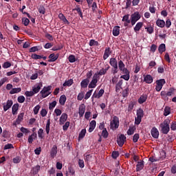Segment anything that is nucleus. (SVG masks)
<instances>
[{
	"instance_id": "60",
	"label": "nucleus",
	"mask_w": 176,
	"mask_h": 176,
	"mask_svg": "<svg viewBox=\"0 0 176 176\" xmlns=\"http://www.w3.org/2000/svg\"><path fill=\"white\" fill-rule=\"evenodd\" d=\"M111 156L113 159H118L119 157V151H113Z\"/></svg>"
},
{
	"instance_id": "24",
	"label": "nucleus",
	"mask_w": 176,
	"mask_h": 176,
	"mask_svg": "<svg viewBox=\"0 0 176 176\" xmlns=\"http://www.w3.org/2000/svg\"><path fill=\"white\" fill-rule=\"evenodd\" d=\"M122 74H124V75L120 76L121 79H124V80H129L130 79V72L129 70L122 72Z\"/></svg>"
},
{
	"instance_id": "64",
	"label": "nucleus",
	"mask_w": 176,
	"mask_h": 176,
	"mask_svg": "<svg viewBox=\"0 0 176 176\" xmlns=\"http://www.w3.org/2000/svg\"><path fill=\"white\" fill-rule=\"evenodd\" d=\"M170 129H171L173 131H175V130H176V122H173L171 123Z\"/></svg>"
},
{
	"instance_id": "9",
	"label": "nucleus",
	"mask_w": 176,
	"mask_h": 176,
	"mask_svg": "<svg viewBox=\"0 0 176 176\" xmlns=\"http://www.w3.org/2000/svg\"><path fill=\"white\" fill-rule=\"evenodd\" d=\"M118 68L120 71H121V72H126V71H129V69L126 68V65H124L122 60H119Z\"/></svg>"
},
{
	"instance_id": "25",
	"label": "nucleus",
	"mask_w": 176,
	"mask_h": 176,
	"mask_svg": "<svg viewBox=\"0 0 176 176\" xmlns=\"http://www.w3.org/2000/svg\"><path fill=\"white\" fill-rule=\"evenodd\" d=\"M146 100H148V95L143 94L138 99V102L139 104H144V102H145Z\"/></svg>"
},
{
	"instance_id": "53",
	"label": "nucleus",
	"mask_w": 176,
	"mask_h": 176,
	"mask_svg": "<svg viewBox=\"0 0 176 176\" xmlns=\"http://www.w3.org/2000/svg\"><path fill=\"white\" fill-rule=\"evenodd\" d=\"M32 58H33L34 60H41V58H42V56L41 55H38L36 54H32L31 56Z\"/></svg>"
},
{
	"instance_id": "13",
	"label": "nucleus",
	"mask_w": 176,
	"mask_h": 176,
	"mask_svg": "<svg viewBox=\"0 0 176 176\" xmlns=\"http://www.w3.org/2000/svg\"><path fill=\"white\" fill-rule=\"evenodd\" d=\"M111 54L112 51H111V48L106 47L103 55V60H107V58H108Z\"/></svg>"
},
{
	"instance_id": "14",
	"label": "nucleus",
	"mask_w": 176,
	"mask_h": 176,
	"mask_svg": "<svg viewBox=\"0 0 176 176\" xmlns=\"http://www.w3.org/2000/svg\"><path fill=\"white\" fill-rule=\"evenodd\" d=\"M140 19H141V15L138 12H135L131 16V20H133V21L138 22Z\"/></svg>"
},
{
	"instance_id": "26",
	"label": "nucleus",
	"mask_w": 176,
	"mask_h": 176,
	"mask_svg": "<svg viewBox=\"0 0 176 176\" xmlns=\"http://www.w3.org/2000/svg\"><path fill=\"white\" fill-rule=\"evenodd\" d=\"M119 34H120V27L116 26L113 29V36H119Z\"/></svg>"
},
{
	"instance_id": "62",
	"label": "nucleus",
	"mask_w": 176,
	"mask_h": 176,
	"mask_svg": "<svg viewBox=\"0 0 176 176\" xmlns=\"http://www.w3.org/2000/svg\"><path fill=\"white\" fill-rule=\"evenodd\" d=\"M129 88H126V89L122 91V96H123V97H127V96H129Z\"/></svg>"
},
{
	"instance_id": "48",
	"label": "nucleus",
	"mask_w": 176,
	"mask_h": 176,
	"mask_svg": "<svg viewBox=\"0 0 176 176\" xmlns=\"http://www.w3.org/2000/svg\"><path fill=\"white\" fill-rule=\"evenodd\" d=\"M85 135H86V129H83L81 130L78 135L79 138H85Z\"/></svg>"
},
{
	"instance_id": "3",
	"label": "nucleus",
	"mask_w": 176,
	"mask_h": 176,
	"mask_svg": "<svg viewBox=\"0 0 176 176\" xmlns=\"http://www.w3.org/2000/svg\"><path fill=\"white\" fill-rule=\"evenodd\" d=\"M119 127V118L118 116H114L113 120L110 122V128L111 130L115 129H118Z\"/></svg>"
},
{
	"instance_id": "41",
	"label": "nucleus",
	"mask_w": 176,
	"mask_h": 176,
	"mask_svg": "<svg viewBox=\"0 0 176 176\" xmlns=\"http://www.w3.org/2000/svg\"><path fill=\"white\" fill-rule=\"evenodd\" d=\"M45 131H46L47 134H49L50 133V119H48L47 120Z\"/></svg>"
},
{
	"instance_id": "19",
	"label": "nucleus",
	"mask_w": 176,
	"mask_h": 176,
	"mask_svg": "<svg viewBox=\"0 0 176 176\" xmlns=\"http://www.w3.org/2000/svg\"><path fill=\"white\" fill-rule=\"evenodd\" d=\"M56 155H57V146L54 145L51 149L50 156L51 157H52V159H54V157H56Z\"/></svg>"
},
{
	"instance_id": "43",
	"label": "nucleus",
	"mask_w": 176,
	"mask_h": 176,
	"mask_svg": "<svg viewBox=\"0 0 176 176\" xmlns=\"http://www.w3.org/2000/svg\"><path fill=\"white\" fill-rule=\"evenodd\" d=\"M165 84H166V80L164 79H160L156 81V85H157L158 86H161L162 87Z\"/></svg>"
},
{
	"instance_id": "31",
	"label": "nucleus",
	"mask_w": 176,
	"mask_h": 176,
	"mask_svg": "<svg viewBox=\"0 0 176 176\" xmlns=\"http://www.w3.org/2000/svg\"><path fill=\"white\" fill-rule=\"evenodd\" d=\"M142 168H144V161L138 162V164L136 165V171H141Z\"/></svg>"
},
{
	"instance_id": "7",
	"label": "nucleus",
	"mask_w": 176,
	"mask_h": 176,
	"mask_svg": "<svg viewBox=\"0 0 176 176\" xmlns=\"http://www.w3.org/2000/svg\"><path fill=\"white\" fill-rule=\"evenodd\" d=\"M12 105H13V100H7L6 104L3 103V111L4 112H6L8 109H10L12 108Z\"/></svg>"
},
{
	"instance_id": "57",
	"label": "nucleus",
	"mask_w": 176,
	"mask_h": 176,
	"mask_svg": "<svg viewBox=\"0 0 176 176\" xmlns=\"http://www.w3.org/2000/svg\"><path fill=\"white\" fill-rule=\"evenodd\" d=\"M40 109H41V105L39 104L36 105L33 109L34 115H38V112H39Z\"/></svg>"
},
{
	"instance_id": "6",
	"label": "nucleus",
	"mask_w": 176,
	"mask_h": 176,
	"mask_svg": "<svg viewBox=\"0 0 176 176\" xmlns=\"http://www.w3.org/2000/svg\"><path fill=\"white\" fill-rule=\"evenodd\" d=\"M85 112H86V105H85V104H81L78 108V113L80 118H83Z\"/></svg>"
},
{
	"instance_id": "39",
	"label": "nucleus",
	"mask_w": 176,
	"mask_h": 176,
	"mask_svg": "<svg viewBox=\"0 0 176 176\" xmlns=\"http://www.w3.org/2000/svg\"><path fill=\"white\" fill-rule=\"evenodd\" d=\"M72 85H74V80L72 79L65 80V82L63 83L64 87L67 86L68 87H69V86H72Z\"/></svg>"
},
{
	"instance_id": "8",
	"label": "nucleus",
	"mask_w": 176,
	"mask_h": 176,
	"mask_svg": "<svg viewBox=\"0 0 176 176\" xmlns=\"http://www.w3.org/2000/svg\"><path fill=\"white\" fill-rule=\"evenodd\" d=\"M151 134L153 137V138L157 139L159 138V130H157V128L156 127H153L151 131Z\"/></svg>"
},
{
	"instance_id": "32",
	"label": "nucleus",
	"mask_w": 176,
	"mask_h": 176,
	"mask_svg": "<svg viewBox=\"0 0 176 176\" xmlns=\"http://www.w3.org/2000/svg\"><path fill=\"white\" fill-rule=\"evenodd\" d=\"M142 25H144V23L138 22L134 28L135 32H138V31L142 28Z\"/></svg>"
},
{
	"instance_id": "54",
	"label": "nucleus",
	"mask_w": 176,
	"mask_h": 176,
	"mask_svg": "<svg viewBox=\"0 0 176 176\" xmlns=\"http://www.w3.org/2000/svg\"><path fill=\"white\" fill-rule=\"evenodd\" d=\"M3 68L6 69V68H10V67H12V63H10V62L7 61L5 62L3 65H2Z\"/></svg>"
},
{
	"instance_id": "33",
	"label": "nucleus",
	"mask_w": 176,
	"mask_h": 176,
	"mask_svg": "<svg viewBox=\"0 0 176 176\" xmlns=\"http://www.w3.org/2000/svg\"><path fill=\"white\" fill-rule=\"evenodd\" d=\"M38 50H42V46H34V47H32L30 49V53H35V52H38Z\"/></svg>"
},
{
	"instance_id": "42",
	"label": "nucleus",
	"mask_w": 176,
	"mask_h": 176,
	"mask_svg": "<svg viewBox=\"0 0 176 176\" xmlns=\"http://www.w3.org/2000/svg\"><path fill=\"white\" fill-rule=\"evenodd\" d=\"M134 131H135V127L130 126L127 131L128 135H133V134H134Z\"/></svg>"
},
{
	"instance_id": "16",
	"label": "nucleus",
	"mask_w": 176,
	"mask_h": 176,
	"mask_svg": "<svg viewBox=\"0 0 176 176\" xmlns=\"http://www.w3.org/2000/svg\"><path fill=\"white\" fill-rule=\"evenodd\" d=\"M58 19L63 21L65 24H67V25H69L70 23L69 22L68 19L63 15V13H60L58 14Z\"/></svg>"
},
{
	"instance_id": "47",
	"label": "nucleus",
	"mask_w": 176,
	"mask_h": 176,
	"mask_svg": "<svg viewBox=\"0 0 176 176\" xmlns=\"http://www.w3.org/2000/svg\"><path fill=\"white\" fill-rule=\"evenodd\" d=\"M98 45H100L98 43V41H96V40L94 39H91L89 41V46H98Z\"/></svg>"
},
{
	"instance_id": "17",
	"label": "nucleus",
	"mask_w": 176,
	"mask_h": 176,
	"mask_svg": "<svg viewBox=\"0 0 176 176\" xmlns=\"http://www.w3.org/2000/svg\"><path fill=\"white\" fill-rule=\"evenodd\" d=\"M37 137L38 135L36 134V133L34 132L32 135H30L28 137V142H29V144H32V142H34V140H36Z\"/></svg>"
},
{
	"instance_id": "27",
	"label": "nucleus",
	"mask_w": 176,
	"mask_h": 176,
	"mask_svg": "<svg viewBox=\"0 0 176 176\" xmlns=\"http://www.w3.org/2000/svg\"><path fill=\"white\" fill-rule=\"evenodd\" d=\"M111 67L109 65H107V67L105 69L102 68L99 71V72L98 73V75H100V76H102V75H105L108 69H109Z\"/></svg>"
},
{
	"instance_id": "35",
	"label": "nucleus",
	"mask_w": 176,
	"mask_h": 176,
	"mask_svg": "<svg viewBox=\"0 0 176 176\" xmlns=\"http://www.w3.org/2000/svg\"><path fill=\"white\" fill-rule=\"evenodd\" d=\"M66 101H67V96H65V95L60 96L59 98V104H60V105H65Z\"/></svg>"
},
{
	"instance_id": "18",
	"label": "nucleus",
	"mask_w": 176,
	"mask_h": 176,
	"mask_svg": "<svg viewBox=\"0 0 176 176\" xmlns=\"http://www.w3.org/2000/svg\"><path fill=\"white\" fill-rule=\"evenodd\" d=\"M129 17H130L129 14H126L123 16L122 21H124V27H127V25L130 24Z\"/></svg>"
},
{
	"instance_id": "45",
	"label": "nucleus",
	"mask_w": 176,
	"mask_h": 176,
	"mask_svg": "<svg viewBox=\"0 0 176 176\" xmlns=\"http://www.w3.org/2000/svg\"><path fill=\"white\" fill-rule=\"evenodd\" d=\"M12 162L15 164L20 163V162H21V157L20 156L15 157L14 158L12 159Z\"/></svg>"
},
{
	"instance_id": "38",
	"label": "nucleus",
	"mask_w": 176,
	"mask_h": 176,
	"mask_svg": "<svg viewBox=\"0 0 176 176\" xmlns=\"http://www.w3.org/2000/svg\"><path fill=\"white\" fill-rule=\"evenodd\" d=\"M171 113V108L170 107H166L164 111V116H168Z\"/></svg>"
},
{
	"instance_id": "30",
	"label": "nucleus",
	"mask_w": 176,
	"mask_h": 176,
	"mask_svg": "<svg viewBox=\"0 0 176 176\" xmlns=\"http://www.w3.org/2000/svg\"><path fill=\"white\" fill-rule=\"evenodd\" d=\"M19 111V103L13 104L12 108V115H17V111Z\"/></svg>"
},
{
	"instance_id": "12",
	"label": "nucleus",
	"mask_w": 176,
	"mask_h": 176,
	"mask_svg": "<svg viewBox=\"0 0 176 176\" xmlns=\"http://www.w3.org/2000/svg\"><path fill=\"white\" fill-rule=\"evenodd\" d=\"M67 119L68 115H67L65 113H62L59 120V124H64L67 122Z\"/></svg>"
},
{
	"instance_id": "15",
	"label": "nucleus",
	"mask_w": 176,
	"mask_h": 176,
	"mask_svg": "<svg viewBox=\"0 0 176 176\" xmlns=\"http://www.w3.org/2000/svg\"><path fill=\"white\" fill-rule=\"evenodd\" d=\"M23 119H24V113H21L20 114H19L15 123H14V126H16V124H20V123H21Z\"/></svg>"
},
{
	"instance_id": "36",
	"label": "nucleus",
	"mask_w": 176,
	"mask_h": 176,
	"mask_svg": "<svg viewBox=\"0 0 176 176\" xmlns=\"http://www.w3.org/2000/svg\"><path fill=\"white\" fill-rule=\"evenodd\" d=\"M41 170V166L36 165L32 168V173L34 175H36L39 173V170Z\"/></svg>"
},
{
	"instance_id": "59",
	"label": "nucleus",
	"mask_w": 176,
	"mask_h": 176,
	"mask_svg": "<svg viewBox=\"0 0 176 176\" xmlns=\"http://www.w3.org/2000/svg\"><path fill=\"white\" fill-rule=\"evenodd\" d=\"M17 100L20 104H23L25 101V98L23 96H20L18 97Z\"/></svg>"
},
{
	"instance_id": "49",
	"label": "nucleus",
	"mask_w": 176,
	"mask_h": 176,
	"mask_svg": "<svg viewBox=\"0 0 176 176\" xmlns=\"http://www.w3.org/2000/svg\"><path fill=\"white\" fill-rule=\"evenodd\" d=\"M85 98V92H80L78 94V96H77V100L78 101H82L83 100V98Z\"/></svg>"
},
{
	"instance_id": "51",
	"label": "nucleus",
	"mask_w": 176,
	"mask_h": 176,
	"mask_svg": "<svg viewBox=\"0 0 176 176\" xmlns=\"http://www.w3.org/2000/svg\"><path fill=\"white\" fill-rule=\"evenodd\" d=\"M68 60L70 63H75V61H76V58H75V55H74V54L69 55V57H68Z\"/></svg>"
},
{
	"instance_id": "20",
	"label": "nucleus",
	"mask_w": 176,
	"mask_h": 176,
	"mask_svg": "<svg viewBox=\"0 0 176 176\" xmlns=\"http://www.w3.org/2000/svg\"><path fill=\"white\" fill-rule=\"evenodd\" d=\"M49 58H50V60H48L49 63H54V61H56L58 58V54H57L56 55L54 54V53L51 54L49 56Z\"/></svg>"
},
{
	"instance_id": "2",
	"label": "nucleus",
	"mask_w": 176,
	"mask_h": 176,
	"mask_svg": "<svg viewBox=\"0 0 176 176\" xmlns=\"http://www.w3.org/2000/svg\"><path fill=\"white\" fill-rule=\"evenodd\" d=\"M52 90V86L44 87L43 89L41 91V94L42 95L43 98H46L48 96H50L52 94L50 91Z\"/></svg>"
},
{
	"instance_id": "61",
	"label": "nucleus",
	"mask_w": 176,
	"mask_h": 176,
	"mask_svg": "<svg viewBox=\"0 0 176 176\" xmlns=\"http://www.w3.org/2000/svg\"><path fill=\"white\" fill-rule=\"evenodd\" d=\"M41 115L43 118H45V116L47 115V110H46L45 109H42L41 111Z\"/></svg>"
},
{
	"instance_id": "50",
	"label": "nucleus",
	"mask_w": 176,
	"mask_h": 176,
	"mask_svg": "<svg viewBox=\"0 0 176 176\" xmlns=\"http://www.w3.org/2000/svg\"><path fill=\"white\" fill-rule=\"evenodd\" d=\"M91 93H93V89L88 91L85 96V100H89V98H90L91 96Z\"/></svg>"
},
{
	"instance_id": "1",
	"label": "nucleus",
	"mask_w": 176,
	"mask_h": 176,
	"mask_svg": "<svg viewBox=\"0 0 176 176\" xmlns=\"http://www.w3.org/2000/svg\"><path fill=\"white\" fill-rule=\"evenodd\" d=\"M170 119H166L162 123L160 124V127L162 134H168L170 131Z\"/></svg>"
},
{
	"instance_id": "22",
	"label": "nucleus",
	"mask_w": 176,
	"mask_h": 176,
	"mask_svg": "<svg viewBox=\"0 0 176 176\" xmlns=\"http://www.w3.org/2000/svg\"><path fill=\"white\" fill-rule=\"evenodd\" d=\"M156 25H157V27H160V28H164V27L166 25V22L163 19H158L156 21Z\"/></svg>"
},
{
	"instance_id": "37",
	"label": "nucleus",
	"mask_w": 176,
	"mask_h": 176,
	"mask_svg": "<svg viewBox=\"0 0 176 176\" xmlns=\"http://www.w3.org/2000/svg\"><path fill=\"white\" fill-rule=\"evenodd\" d=\"M136 115L138 118H144V110L140 108L137 110Z\"/></svg>"
},
{
	"instance_id": "58",
	"label": "nucleus",
	"mask_w": 176,
	"mask_h": 176,
	"mask_svg": "<svg viewBox=\"0 0 176 176\" xmlns=\"http://www.w3.org/2000/svg\"><path fill=\"white\" fill-rule=\"evenodd\" d=\"M8 77H4L1 80H0V87L1 86H3V85H5V83H6V82H8Z\"/></svg>"
},
{
	"instance_id": "23",
	"label": "nucleus",
	"mask_w": 176,
	"mask_h": 176,
	"mask_svg": "<svg viewBox=\"0 0 176 176\" xmlns=\"http://www.w3.org/2000/svg\"><path fill=\"white\" fill-rule=\"evenodd\" d=\"M89 83H90V80H88L86 78L82 80L80 82V86H81L82 89H86V87H87V86H89Z\"/></svg>"
},
{
	"instance_id": "63",
	"label": "nucleus",
	"mask_w": 176,
	"mask_h": 176,
	"mask_svg": "<svg viewBox=\"0 0 176 176\" xmlns=\"http://www.w3.org/2000/svg\"><path fill=\"white\" fill-rule=\"evenodd\" d=\"M38 136L39 138H43V129H40L38 131Z\"/></svg>"
},
{
	"instance_id": "4",
	"label": "nucleus",
	"mask_w": 176,
	"mask_h": 176,
	"mask_svg": "<svg viewBox=\"0 0 176 176\" xmlns=\"http://www.w3.org/2000/svg\"><path fill=\"white\" fill-rule=\"evenodd\" d=\"M97 78H98L97 74H94L91 81L88 85L89 89H96L97 86V82H98V80L97 79Z\"/></svg>"
},
{
	"instance_id": "34",
	"label": "nucleus",
	"mask_w": 176,
	"mask_h": 176,
	"mask_svg": "<svg viewBox=\"0 0 176 176\" xmlns=\"http://www.w3.org/2000/svg\"><path fill=\"white\" fill-rule=\"evenodd\" d=\"M109 64L113 67H118V60L115 58H111L109 60Z\"/></svg>"
},
{
	"instance_id": "52",
	"label": "nucleus",
	"mask_w": 176,
	"mask_h": 176,
	"mask_svg": "<svg viewBox=\"0 0 176 176\" xmlns=\"http://www.w3.org/2000/svg\"><path fill=\"white\" fill-rule=\"evenodd\" d=\"M22 23H23V25H25V27H27V25H28V24H30V19H28V18H22Z\"/></svg>"
},
{
	"instance_id": "40",
	"label": "nucleus",
	"mask_w": 176,
	"mask_h": 176,
	"mask_svg": "<svg viewBox=\"0 0 176 176\" xmlns=\"http://www.w3.org/2000/svg\"><path fill=\"white\" fill-rule=\"evenodd\" d=\"M20 91H21V88H12V90L10 91V94H16L20 93Z\"/></svg>"
},
{
	"instance_id": "11",
	"label": "nucleus",
	"mask_w": 176,
	"mask_h": 176,
	"mask_svg": "<svg viewBox=\"0 0 176 176\" xmlns=\"http://www.w3.org/2000/svg\"><path fill=\"white\" fill-rule=\"evenodd\" d=\"M144 82H145L148 85H151V83L153 82V77H152L151 74H147L144 76Z\"/></svg>"
},
{
	"instance_id": "56",
	"label": "nucleus",
	"mask_w": 176,
	"mask_h": 176,
	"mask_svg": "<svg viewBox=\"0 0 176 176\" xmlns=\"http://www.w3.org/2000/svg\"><path fill=\"white\" fill-rule=\"evenodd\" d=\"M138 140H140V134L135 133L133 137V142H138Z\"/></svg>"
},
{
	"instance_id": "21",
	"label": "nucleus",
	"mask_w": 176,
	"mask_h": 176,
	"mask_svg": "<svg viewBox=\"0 0 176 176\" xmlns=\"http://www.w3.org/2000/svg\"><path fill=\"white\" fill-rule=\"evenodd\" d=\"M144 30H146V32H148V34H153L154 31H155V28H153V25H151V23H148L147 25V27L144 28Z\"/></svg>"
},
{
	"instance_id": "10",
	"label": "nucleus",
	"mask_w": 176,
	"mask_h": 176,
	"mask_svg": "<svg viewBox=\"0 0 176 176\" xmlns=\"http://www.w3.org/2000/svg\"><path fill=\"white\" fill-rule=\"evenodd\" d=\"M42 87V82L39 84H36L34 87H32V91L34 94H38L39 91H41V88Z\"/></svg>"
},
{
	"instance_id": "28",
	"label": "nucleus",
	"mask_w": 176,
	"mask_h": 176,
	"mask_svg": "<svg viewBox=\"0 0 176 176\" xmlns=\"http://www.w3.org/2000/svg\"><path fill=\"white\" fill-rule=\"evenodd\" d=\"M158 51L160 54H163L166 52V44L162 43L158 47Z\"/></svg>"
},
{
	"instance_id": "46",
	"label": "nucleus",
	"mask_w": 176,
	"mask_h": 176,
	"mask_svg": "<svg viewBox=\"0 0 176 176\" xmlns=\"http://www.w3.org/2000/svg\"><path fill=\"white\" fill-rule=\"evenodd\" d=\"M102 135L103 138H108V135H109V133H108V131H107V128H104L102 131Z\"/></svg>"
},
{
	"instance_id": "29",
	"label": "nucleus",
	"mask_w": 176,
	"mask_h": 176,
	"mask_svg": "<svg viewBox=\"0 0 176 176\" xmlns=\"http://www.w3.org/2000/svg\"><path fill=\"white\" fill-rule=\"evenodd\" d=\"M104 92V89H101L99 91L98 94L94 93L92 97H94V98H100V97H102Z\"/></svg>"
},
{
	"instance_id": "55",
	"label": "nucleus",
	"mask_w": 176,
	"mask_h": 176,
	"mask_svg": "<svg viewBox=\"0 0 176 176\" xmlns=\"http://www.w3.org/2000/svg\"><path fill=\"white\" fill-rule=\"evenodd\" d=\"M34 94L35 93L33 92V91H26L25 92V96H26V97H32Z\"/></svg>"
},
{
	"instance_id": "44",
	"label": "nucleus",
	"mask_w": 176,
	"mask_h": 176,
	"mask_svg": "<svg viewBox=\"0 0 176 176\" xmlns=\"http://www.w3.org/2000/svg\"><path fill=\"white\" fill-rule=\"evenodd\" d=\"M56 105H57V102L56 100H54L52 102L50 103L49 109L52 111V109H54Z\"/></svg>"
},
{
	"instance_id": "5",
	"label": "nucleus",
	"mask_w": 176,
	"mask_h": 176,
	"mask_svg": "<svg viewBox=\"0 0 176 176\" xmlns=\"http://www.w3.org/2000/svg\"><path fill=\"white\" fill-rule=\"evenodd\" d=\"M126 141V136L124 134H121L119 138H117V144L119 146H123L124 142Z\"/></svg>"
}]
</instances>
